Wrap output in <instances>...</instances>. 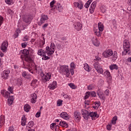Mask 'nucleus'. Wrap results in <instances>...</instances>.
I'll return each mask as SVG.
<instances>
[{
    "instance_id": "1",
    "label": "nucleus",
    "mask_w": 131,
    "mask_h": 131,
    "mask_svg": "<svg viewBox=\"0 0 131 131\" xmlns=\"http://www.w3.org/2000/svg\"><path fill=\"white\" fill-rule=\"evenodd\" d=\"M20 52L24 55L26 62H28V63H33V55L32 54V52L31 53H30L29 50L24 49L20 50Z\"/></svg>"
},
{
    "instance_id": "2",
    "label": "nucleus",
    "mask_w": 131,
    "mask_h": 131,
    "mask_svg": "<svg viewBox=\"0 0 131 131\" xmlns=\"http://www.w3.org/2000/svg\"><path fill=\"white\" fill-rule=\"evenodd\" d=\"M102 55L104 58H109V57L112 56V61L113 62L116 61L117 59V52L114 51L113 53V51L111 49H107L104 51L102 53Z\"/></svg>"
},
{
    "instance_id": "3",
    "label": "nucleus",
    "mask_w": 131,
    "mask_h": 131,
    "mask_svg": "<svg viewBox=\"0 0 131 131\" xmlns=\"http://www.w3.org/2000/svg\"><path fill=\"white\" fill-rule=\"evenodd\" d=\"M7 91L6 90H3L1 91V94L6 99L9 98V96H10L11 94H14V88L13 86H9L7 89Z\"/></svg>"
},
{
    "instance_id": "4",
    "label": "nucleus",
    "mask_w": 131,
    "mask_h": 131,
    "mask_svg": "<svg viewBox=\"0 0 131 131\" xmlns=\"http://www.w3.org/2000/svg\"><path fill=\"white\" fill-rule=\"evenodd\" d=\"M95 60L97 61V62L93 64L94 68H95V69H96L98 73H100V74H103V73L104 72V70H103V69L102 68V67H100L98 62H99V61H101V58L98 57L97 58H96Z\"/></svg>"
},
{
    "instance_id": "5",
    "label": "nucleus",
    "mask_w": 131,
    "mask_h": 131,
    "mask_svg": "<svg viewBox=\"0 0 131 131\" xmlns=\"http://www.w3.org/2000/svg\"><path fill=\"white\" fill-rule=\"evenodd\" d=\"M123 50L124 51L122 52V55L125 56V55H126L127 53H128V51H129V49H130V43H129V41L127 40H125L123 41Z\"/></svg>"
},
{
    "instance_id": "6",
    "label": "nucleus",
    "mask_w": 131,
    "mask_h": 131,
    "mask_svg": "<svg viewBox=\"0 0 131 131\" xmlns=\"http://www.w3.org/2000/svg\"><path fill=\"white\" fill-rule=\"evenodd\" d=\"M46 51H47V55L51 56L53 55L54 53H55V51H56V46L54 43H51L50 45V47L47 46L46 48Z\"/></svg>"
},
{
    "instance_id": "7",
    "label": "nucleus",
    "mask_w": 131,
    "mask_h": 131,
    "mask_svg": "<svg viewBox=\"0 0 131 131\" xmlns=\"http://www.w3.org/2000/svg\"><path fill=\"white\" fill-rule=\"evenodd\" d=\"M48 51H47V49H46V51L40 49L38 51V55L39 56H42V60H50L51 59V57L47 56L48 55L47 53Z\"/></svg>"
},
{
    "instance_id": "8",
    "label": "nucleus",
    "mask_w": 131,
    "mask_h": 131,
    "mask_svg": "<svg viewBox=\"0 0 131 131\" xmlns=\"http://www.w3.org/2000/svg\"><path fill=\"white\" fill-rule=\"evenodd\" d=\"M60 73H64L66 72V75L68 77L70 75V72L69 71V69L68 68V66L63 65L60 67Z\"/></svg>"
},
{
    "instance_id": "9",
    "label": "nucleus",
    "mask_w": 131,
    "mask_h": 131,
    "mask_svg": "<svg viewBox=\"0 0 131 131\" xmlns=\"http://www.w3.org/2000/svg\"><path fill=\"white\" fill-rule=\"evenodd\" d=\"M40 75L42 77V82H47V81H49L51 79V75L50 73H46V75L43 73H41Z\"/></svg>"
},
{
    "instance_id": "10",
    "label": "nucleus",
    "mask_w": 131,
    "mask_h": 131,
    "mask_svg": "<svg viewBox=\"0 0 131 131\" xmlns=\"http://www.w3.org/2000/svg\"><path fill=\"white\" fill-rule=\"evenodd\" d=\"M49 20V17L47 15L43 14L41 15L40 22H38L39 26H41V24H43L45 22H47Z\"/></svg>"
},
{
    "instance_id": "11",
    "label": "nucleus",
    "mask_w": 131,
    "mask_h": 131,
    "mask_svg": "<svg viewBox=\"0 0 131 131\" xmlns=\"http://www.w3.org/2000/svg\"><path fill=\"white\" fill-rule=\"evenodd\" d=\"M96 94L98 96V97H99V99H100V100H103V101H105V100H106V97H105V94H104V93H103V92H102L101 89H98L96 92Z\"/></svg>"
},
{
    "instance_id": "12",
    "label": "nucleus",
    "mask_w": 131,
    "mask_h": 131,
    "mask_svg": "<svg viewBox=\"0 0 131 131\" xmlns=\"http://www.w3.org/2000/svg\"><path fill=\"white\" fill-rule=\"evenodd\" d=\"M8 46H9V43L8 41H5L2 43V46H1V49L4 53L7 52V49H8Z\"/></svg>"
},
{
    "instance_id": "13",
    "label": "nucleus",
    "mask_w": 131,
    "mask_h": 131,
    "mask_svg": "<svg viewBox=\"0 0 131 131\" xmlns=\"http://www.w3.org/2000/svg\"><path fill=\"white\" fill-rule=\"evenodd\" d=\"M81 113L82 115H83L84 119L85 120H88L89 119V116H90V113H89V111L85 110H82L81 111Z\"/></svg>"
},
{
    "instance_id": "14",
    "label": "nucleus",
    "mask_w": 131,
    "mask_h": 131,
    "mask_svg": "<svg viewBox=\"0 0 131 131\" xmlns=\"http://www.w3.org/2000/svg\"><path fill=\"white\" fill-rule=\"evenodd\" d=\"M89 116H91L92 118V120H96L97 118H99V117L100 116L99 115H98L97 112H90L89 114Z\"/></svg>"
},
{
    "instance_id": "15",
    "label": "nucleus",
    "mask_w": 131,
    "mask_h": 131,
    "mask_svg": "<svg viewBox=\"0 0 131 131\" xmlns=\"http://www.w3.org/2000/svg\"><path fill=\"white\" fill-rule=\"evenodd\" d=\"M10 74V70H5L2 73V76L4 79H8Z\"/></svg>"
},
{
    "instance_id": "16",
    "label": "nucleus",
    "mask_w": 131,
    "mask_h": 131,
    "mask_svg": "<svg viewBox=\"0 0 131 131\" xmlns=\"http://www.w3.org/2000/svg\"><path fill=\"white\" fill-rule=\"evenodd\" d=\"M75 29H76L77 31H79L81 30V28H82V25L80 24V23L76 22L74 24Z\"/></svg>"
},
{
    "instance_id": "17",
    "label": "nucleus",
    "mask_w": 131,
    "mask_h": 131,
    "mask_svg": "<svg viewBox=\"0 0 131 131\" xmlns=\"http://www.w3.org/2000/svg\"><path fill=\"white\" fill-rule=\"evenodd\" d=\"M92 41L94 46H95V47H99V46H100V41L98 40V38L93 37V38L92 39Z\"/></svg>"
},
{
    "instance_id": "18",
    "label": "nucleus",
    "mask_w": 131,
    "mask_h": 131,
    "mask_svg": "<svg viewBox=\"0 0 131 131\" xmlns=\"http://www.w3.org/2000/svg\"><path fill=\"white\" fill-rule=\"evenodd\" d=\"M31 96L32 97V99H31V103H32V104H34V103L36 102V99H37V95H36V94L33 93L31 95Z\"/></svg>"
},
{
    "instance_id": "19",
    "label": "nucleus",
    "mask_w": 131,
    "mask_h": 131,
    "mask_svg": "<svg viewBox=\"0 0 131 131\" xmlns=\"http://www.w3.org/2000/svg\"><path fill=\"white\" fill-rule=\"evenodd\" d=\"M60 117L63 118V119H66V120L69 119V115L66 112L61 113L60 114Z\"/></svg>"
},
{
    "instance_id": "20",
    "label": "nucleus",
    "mask_w": 131,
    "mask_h": 131,
    "mask_svg": "<svg viewBox=\"0 0 131 131\" xmlns=\"http://www.w3.org/2000/svg\"><path fill=\"white\" fill-rule=\"evenodd\" d=\"M74 118H75V119H76V120H78V121H79V120H80L81 118V117L80 116V113L77 111L75 112L74 114Z\"/></svg>"
},
{
    "instance_id": "21",
    "label": "nucleus",
    "mask_w": 131,
    "mask_h": 131,
    "mask_svg": "<svg viewBox=\"0 0 131 131\" xmlns=\"http://www.w3.org/2000/svg\"><path fill=\"white\" fill-rule=\"evenodd\" d=\"M50 90H55L57 88V81H54L52 84H50L49 86Z\"/></svg>"
},
{
    "instance_id": "22",
    "label": "nucleus",
    "mask_w": 131,
    "mask_h": 131,
    "mask_svg": "<svg viewBox=\"0 0 131 131\" xmlns=\"http://www.w3.org/2000/svg\"><path fill=\"white\" fill-rule=\"evenodd\" d=\"M24 21L26 23L28 24H30V22H31V19L30 18V16L29 15H25L24 17Z\"/></svg>"
},
{
    "instance_id": "23",
    "label": "nucleus",
    "mask_w": 131,
    "mask_h": 131,
    "mask_svg": "<svg viewBox=\"0 0 131 131\" xmlns=\"http://www.w3.org/2000/svg\"><path fill=\"white\" fill-rule=\"evenodd\" d=\"M8 98V104L9 106H11L14 103V96H9Z\"/></svg>"
},
{
    "instance_id": "24",
    "label": "nucleus",
    "mask_w": 131,
    "mask_h": 131,
    "mask_svg": "<svg viewBox=\"0 0 131 131\" xmlns=\"http://www.w3.org/2000/svg\"><path fill=\"white\" fill-rule=\"evenodd\" d=\"M27 120V119L26 118V117L25 116V115H24L21 118V125L23 126H25V125H26Z\"/></svg>"
},
{
    "instance_id": "25",
    "label": "nucleus",
    "mask_w": 131,
    "mask_h": 131,
    "mask_svg": "<svg viewBox=\"0 0 131 131\" xmlns=\"http://www.w3.org/2000/svg\"><path fill=\"white\" fill-rule=\"evenodd\" d=\"M54 9H56L59 12H62L63 10V7L60 4H58L57 6H54Z\"/></svg>"
},
{
    "instance_id": "26",
    "label": "nucleus",
    "mask_w": 131,
    "mask_h": 131,
    "mask_svg": "<svg viewBox=\"0 0 131 131\" xmlns=\"http://www.w3.org/2000/svg\"><path fill=\"white\" fill-rule=\"evenodd\" d=\"M5 124V116H1L0 117V128Z\"/></svg>"
},
{
    "instance_id": "27",
    "label": "nucleus",
    "mask_w": 131,
    "mask_h": 131,
    "mask_svg": "<svg viewBox=\"0 0 131 131\" xmlns=\"http://www.w3.org/2000/svg\"><path fill=\"white\" fill-rule=\"evenodd\" d=\"M103 75L105 76H107L108 77L109 80H112V77H111V75L110 74V72L108 71H106L104 72Z\"/></svg>"
},
{
    "instance_id": "28",
    "label": "nucleus",
    "mask_w": 131,
    "mask_h": 131,
    "mask_svg": "<svg viewBox=\"0 0 131 131\" xmlns=\"http://www.w3.org/2000/svg\"><path fill=\"white\" fill-rule=\"evenodd\" d=\"M86 94L89 96V97H96V92L95 91H91V92H87Z\"/></svg>"
},
{
    "instance_id": "29",
    "label": "nucleus",
    "mask_w": 131,
    "mask_h": 131,
    "mask_svg": "<svg viewBox=\"0 0 131 131\" xmlns=\"http://www.w3.org/2000/svg\"><path fill=\"white\" fill-rule=\"evenodd\" d=\"M98 26V29H99L98 31L102 32L103 30H104V25H103V24H102V23H99Z\"/></svg>"
},
{
    "instance_id": "30",
    "label": "nucleus",
    "mask_w": 131,
    "mask_h": 131,
    "mask_svg": "<svg viewBox=\"0 0 131 131\" xmlns=\"http://www.w3.org/2000/svg\"><path fill=\"white\" fill-rule=\"evenodd\" d=\"M59 125H60V126H62V127H68V124H67V123H66V122L65 121L60 122Z\"/></svg>"
},
{
    "instance_id": "31",
    "label": "nucleus",
    "mask_w": 131,
    "mask_h": 131,
    "mask_svg": "<svg viewBox=\"0 0 131 131\" xmlns=\"http://www.w3.org/2000/svg\"><path fill=\"white\" fill-rule=\"evenodd\" d=\"M110 69H111V70H114V69L117 70L118 69V66L115 64H112L110 66Z\"/></svg>"
},
{
    "instance_id": "32",
    "label": "nucleus",
    "mask_w": 131,
    "mask_h": 131,
    "mask_svg": "<svg viewBox=\"0 0 131 131\" xmlns=\"http://www.w3.org/2000/svg\"><path fill=\"white\" fill-rule=\"evenodd\" d=\"M30 110V105L29 104H26L24 106V111L25 112H29V111Z\"/></svg>"
},
{
    "instance_id": "33",
    "label": "nucleus",
    "mask_w": 131,
    "mask_h": 131,
    "mask_svg": "<svg viewBox=\"0 0 131 131\" xmlns=\"http://www.w3.org/2000/svg\"><path fill=\"white\" fill-rule=\"evenodd\" d=\"M84 69L85 70V71H88V72H90V71H91L90 66H89V64L87 63L84 64Z\"/></svg>"
},
{
    "instance_id": "34",
    "label": "nucleus",
    "mask_w": 131,
    "mask_h": 131,
    "mask_svg": "<svg viewBox=\"0 0 131 131\" xmlns=\"http://www.w3.org/2000/svg\"><path fill=\"white\" fill-rule=\"evenodd\" d=\"M21 75L22 77H24L25 78H28L29 77V74H28L26 71L23 72Z\"/></svg>"
},
{
    "instance_id": "35",
    "label": "nucleus",
    "mask_w": 131,
    "mask_h": 131,
    "mask_svg": "<svg viewBox=\"0 0 131 131\" xmlns=\"http://www.w3.org/2000/svg\"><path fill=\"white\" fill-rule=\"evenodd\" d=\"M5 3H6L7 5H9V6L14 4V2H13V0H5Z\"/></svg>"
},
{
    "instance_id": "36",
    "label": "nucleus",
    "mask_w": 131,
    "mask_h": 131,
    "mask_svg": "<svg viewBox=\"0 0 131 131\" xmlns=\"http://www.w3.org/2000/svg\"><path fill=\"white\" fill-rule=\"evenodd\" d=\"M69 86L73 90H75V89H76V86H75V85H74V84L72 83H69Z\"/></svg>"
},
{
    "instance_id": "37",
    "label": "nucleus",
    "mask_w": 131,
    "mask_h": 131,
    "mask_svg": "<svg viewBox=\"0 0 131 131\" xmlns=\"http://www.w3.org/2000/svg\"><path fill=\"white\" fill-rule=\"evenodd\" d=\"M94 89H95V86H94L93 85H89L88 86V90H89V91H93Z\"/></svg>"
},
{
    "instance_id": "38",
    "label": "nucleus",
    "mask_w": 131,
    "mask_h": 131,
    "mask_svg": "<svg viewBox=\"0 0 131 131\" xmlns=\"http://www.w3.org/2000/svg\"><path fill=\"white\" fill-rule=\"evenodd\" d=\"M94 105H95V106H97V109L98 108H99V107H100V106H101V102L100 101H96L95 102H94Z\"/></svg>"
},
{
    "instance_id": "39",
    "label": "nucleus",
    "mask_w": 131,
    "mask_h": 131,
    "mask_svg": "<svg viewBox=\"0 0 131 131\" xmlns=\"http://www.w3.org/2000/svg\"><path fill=\"white\" fill-rule=\"evenodd\" d=\"M97 6V3L96 2H93L90 6L91 8H93V9H95L96 7Z\"/></svg>"
},
{
    "instance_id": "40",
    "label": "nucleus",
    "mask_w": 131,
    "mask_h": 131,
    "mask_svg": "<svg viewBox=\"0 0 131 131\" xmlns=\"http://www.w3.org/2000/svg\"><path fill=\"white\" fill-rule=\"evenodd\" d=\"M3 23H4V17L2 15H0V27L3 25Z\"/></svg>"
},
{
    "instance_id": "41",
    "label": "nucleus",
    "mask_w": 131,
    "mask_h": 131,
    "mask_svg": "<svg viewBox=\"0 0 131 131\" xmlns=\"http://www.w3.org/2000/svg\"><path fill=\"white\" fill-rule=\"evenodd\" d=\"M101 31H99V30H97L95 32V34L98 36V37H100L101 36Z\"/></svg>"
},
{
    "instance_id": "42",
    "label": "nucleus",
    "mask_w": 131,
    "mask_h": 131,
    "mask_svg": "<svg viewBox=\"0 0 131 131\" xmlns=\"http://www.w3.org/2000/svg\"><path fill=\"white\" fill-rule=\"evenodd\" d=\"M28 125H30V126H31V127H32V126H33V125H34V122H33V121H31L29 122Z\"/></svg>"
},
{
    "instance_id": "43",
    "label": "nucleus",
    "mask_w": 131,
    "mask_h": 131,
    "mask_svg": "<svg viewBox=\"0 0 131 131\" xmlns=\"http://www.w3.org/2000/svg\"><path fill=\"white\" fill-rule=\"evenodd\" d=\"M8 13L10 15H13V14H14V12H13V10H12L11 9H8Z\"/></svg>"
},
{
    "instance_id": "44",
    "label": "nucleus",
    "mask_w": 131,
    "mask_h": 131,
    "mask_svg": "<svg viewBox=\"0 0 131 131\" xmlns=\"http://www.w3.org/2000/svg\"><path fill=\"white\" fill-rule=\"evenodd\" d=\"M63 102L62 100H58L57 102V105L58 106H61V105H62V102Z\"/></svg>"
},
{
    "instance_id": "45",
    "label": "nucleus",
    "mask_w": 131,
    "mask_h": 131,
    "mask_svg": "<svg viewBox=\"0 0 131 131\" xmlns=\"http://www.w3.org/2000/svg\"><path fill=\"white\" fill-rule=\"evenodd\" d=\"M28 40H29L28 36H25L24 37L23 41H28Z\"/></svg>"
},
{
    "instance_id": "46",
    "label": "nucleus",
    "mask_w": 131,
    "mask_h": 131,
    "mask_svg": "<svg viewBox=\"0 0 131 131\" xmlns=\"http://www.w3.org/2000/svg\"><path fill=\"white\" fill-rule=\"evenodd\" d=\"M55 3H56V1L55 0H53L50 3V7L51 8H53L54 7V5H55Z\"/></svg>"
},
{
    "instance_id": "47",
    "label": "nucleus",
    "mask_w": 131,
    "mask_h": 131,
    "mask_svg": "<svg viewBox=\"0 0 131 131\" xmlns=\"http://www.w3.org/2000/svg\"><path fill=\"white\" fill-rule=\"evenodd\" d=\"M94 11H95V8H93V7L90 8V12L91 14H93Z\"/></svg>"
},
{
    "instance_id": "48",
    "label": "nucleus",
    "mask_w": 131,
    "mask_h": 131,
    "mask_svg": "<svg viewBox=\"0 0 131 131\" xmlns=\"http://www.w3.org/2000/svg\"><path fill=\"white\" fill-rule=\"evenodd\" d=\"M71 68H75V64H74V62H72L70 64Z\"/></svg>"
},
{
    "instance_id": "49",
    "label": "nucleus",
    "mask_w": 131,
    "mask_h": 131,
    "mask_svg": "<svg viewBox=\"0 0 131 131\" xmlns=\"http://www.w3.org/2000/svg\"><path fill=\"white\" fill-rule=\"evenodd\" d=\"M37 82V79H34L33 80L31 84V85H32V84H35V83H36Z\"/></svg>"
},
{
    "instance_id": "50",
    "label": "nucleus",
    "mask_w": 131,
    "mask_h": 131,
    "mask_svg": "<svg viewBox=\"0 0 131 131\" xmlns=\"http://www.w3.org/2000/svg\"><path fill=\"white\" fill-rule=\"evenodd\" d=\"M21 47L22 48H25L26 47H27V43L26 42L22 43Z\"/></svg>"
},
{
    "instance_id": "51",
    "label": "nucleus",
    "mask_w": 131,
    "mask_h": 131,
    "mask_svg": "<svg viewBox=\"0 0 131 131\" xmlns=\"http://www.w3.org/2000/svg\"><path fill=\"white\" fill-rule=\"evenodd\" d=\"M112 125L111 124L107 125L106 128L107 130H111Z\"/></svg>"
},
{
    "instance_id": "52",
    "label": "nucleus",
    "mask_w": 131,
    "mask_h": 131,
    "mask_svg": "<svg viewBox=\"0 0 131 131\" xmlns=\"http://www.w3.org/2000/svg\"><path fill=\"white\" fill-rule=\"evenodd\" d=\"M55 125H56V123H53L51 124V129H54V127H55Z\"/></svg>"
},
{
    "instance_id": "53",
    "label": "nucleus",
    "mask_w": 131,
    "mask_h": 131,
    "mask_svg": "<svg viewBox=\"0 0 131 131\" xmlns=\"http://www.w3.org/2000/svg\"><path fill=\"white\" fill-rule=\"evenodd\" d=\"M99 82L100 83L101 85H103L104 84V80L102 79H100Z\"/></svg>"
},
{
    "instance_id": "54",
    "label": "nucleus",
    "mask_w": 131,
    "mask_h": 131,
    "mask_svg": "<svg viewBox=\"0 0 131 131\" xmlns=\"http://www.w3.org/2000/svg\"><path fill=\"white\" fill-rule=\"evenodd\" d=\"M35 116H36V117H37V118H38V117H40V111H39V112H37Z\"/></svg>"
},
{
    "instance_id": "55",
    "label": "nucleus",
    "mask_w": 131,
    "mask_h": 131,
    "mask_svg": "<svg viewBox=\"0 0 131 131\" xmlns=\"http://www.w3.org/2000/svg\"><path fill=\"white\" fill-rule=\"evenodd\" d=\"M105 94L106 95V96H109L110 92H109L108 90H106L105 91Z\"/></svg>"
},
{
    "instance_id": "56",
    "label": "nucleus",
    "mask_w": 131,
    "mask_h": 131,
    "mask_svg": "<svg viewBox=\"0 0 131 131\" xmlns=\"http://www.w3.org/2000/svg\"><path fill=\"white\" fill-rule=\"evenodd\" d=\"M48 26H49V24L46 23L42 26V28L45 29L46 27H48Z\"/></svg>"
},
{
    "instance_id": "57",
    "label": "nucleus",
    "mask_w": 131,
    "mask_h": 131,
    "mask_svg": "<svg viewBox=\"0 0 131 131\" xmlns=\"http://www.w3.org/2000/svg\"><path fill=\"white\" fill-rule=\"evenodd\" d=\"M19 36V34L15 33L14 35H13V37H14V38H17V37Z\"/></svg>"
},
{
    "instance_id": "58",
    "label": "nucleus",
    "mask_w": 131,
    "mask_h": 131,
    "mask_svg": "<svg viewBox=\"0 0 131 131\" xmlns=\"http://www.w3.org/2000/svg\"><path fill=\"white\" fill-rule=\"evenodd\" d=\"M74 5L75 7H77V8H78L79 7L80 4L78 2H75L74 3Z\"/></svg>"
},
{
    "instance_id": "59",
    "label": "nucleus",
    "mask_w": 131,
    "mask_h": 131,
    "mask_svg": "<svg viewBox=\"0 0 131 131\" xmlns=\"http://www.w3.org/2000/svg\"><path fill=\"white\" fill-rule=\"evenodd\" d=\"M15 129L13 127H9L8 131H14Z\"/></svg>"
},
{
    "instance_id": "60",
    "label": "nucleus",
    "mask_w": 131,
    "mask_h": 131,
    "mask_svg": "<svg viewBox=\"0 0 131 131\" xmlns=\"http://www.w3.org/2000/svg\"><path fill=\"white\" fill-rule=\"evenodd\" d=\"M93 2V0H89L86 4H87V5H88V6H90V5H91V4L92 3V2Z\"/></svg>"
},
{
    "instance_id": "61",
    "label": "nucleus",
    "mask_w": 131,
    "mask_h": 131,
    "mask_svg": "<svg viewBox=\"0 0 131 131\" xmlns=\"http://www.w3.org/2000/svg\"><path fill=\"white\" fill-rule=\"evenodd\" d=\"M43 40H40V42H41V44L42 43V46H43L45 43V37H43Z\"/></svg>"
},
{
    "instance_id": "62",
    "label": "nucleus",
    "mask_w": 131,
    "mask_h": 131,
    "mask_svg": "<svg viewBox=\"0 0 131 131\" xmlns=\"http://www.w3.org/2000/svg\"><path fill=\"white\" fill-rule=\"evenodd\" d=\"M63 96L64 99H69V96H68V95L64 94Z\"/></svg>"
},
{
    "instance_id": "63",
    "label": "nucleus",
    "mask_w": 131,
    "mask_h": 131,
    "mask_svg": "<svg viewBox=\"0 0 131 131\" xmlns=\"http://www.w3.org/2000/svg\"><path fill=\"white\" fill-rule=\"evenodd\" d=\"M80 10H81L83 8V5L82 4H79V7H78Z\"/></svg>"
},
{
    "instance_id": "64",
    "label": "nucleus",
    "mask_w": 131,
    "mask_h": 131,
    "mask_svg": "<svg viewBox=\"0 0 131 131\" xmlns=\"http://www.w3.org/2000/svg\"><path fill=\"white\" fill-rule=\"evenodd\" d=\"M55 130L59 131V125H56V127H54Z\"/></svg>"
}]
</instances>
